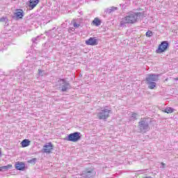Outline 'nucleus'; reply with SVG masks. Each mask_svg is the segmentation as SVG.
Segmentation results:
<instances>
[{
  "mask_svg": "<svg viewBox=\"0 0 178 178\" xmlns=\"http://www.w3.org/2000/svg\"><path fill=\"white\" fill-rule=\"evenodd\" d=\"M40 3V0H30L29 6L31 8V9H34Z\"/></svg>",
  "mask_w": 178,
  "mask_h": 178,
  "instance_id": "13",
  "label": "nucleus"
},
{
  "mask_svg": "<svg viewBox=\"0 0 178 178\" xmlns=\"http://www.w3.org/2000/svg\"><path fill=\"white\" fill-rule=\"evenodd\" d=\"M10 168H12V165H4L2 167H0V172H3L6 170H9V169H10Z\"/></svg>",
  "mask_w": 178,
  "mask_h": 178,
  "instance_id": "16",
  "label": "nucleus"
},
{
  "mask_svg": "<svg viewBox=\"0 0 178 178\" xmlns=\"http://www.w3.org/2000/svg\"><path fill=\"white\" fill-rule=\"evenodd\" d=\"M86 45H92V47L98 45V40L95 38H90L88 40H86Z\"/></svg>",
  "mask_w": 178,
  "mask_h": 178,
  "instance_id": "10",
  "label": "nucleus"
},
{
  "mask_svg": "<svg viewBox=\"0 0 178 178\" xmlns=\"http://www.w3.org/2000/svg\"><path fill=\"white\" fill-rule=\"evenodd\" d=\"M109 113H111V110L108 108H101L100 112L97 114V118L99 119V120H106L108 118H109Z\"/></svg>",
  "mask_w": 178,
  "mask_h": 178,
  "instance_id": "5",
  "label": "nucleus"
},
{
  "mask_svg": "<svg viewBox=\"0 0 178 178\" xmlns=\"http://www.w3.org/2000/svg\"><path fill=\"white\" fill-rule=\"evenodd\" d=\"M95 175V172H94V170L92 169L90 170H86L82 172L81 176L85 178H92V176Z\"/></svg>",
  "mask_w": 178,
  "mask_h": 178,
  "instance_id": "9",
  "label": "nucleus"
},
{
  "mask_svg": "<svg viewBox=\"0 0 178 178\" xmlns=\"http://www.w3.org/2000/svg\"><path fill=\"white\" fill-rule=\"evenodd\" d=\"M74 27H75V29H77V27H80V25L76 22L74 23Z\"/></svg>",
  "mask_w": 178,
  "mask_h": 178,
  "instance_id": "25",
  "label": "nucleus"
},
{
  "mask_svg": "<svg viewBox=\"0 0 178 178\" xmlns=\"http://www.w3.org/2000/svg\"><path fill=\"white\" fill-rule=\"evenodd\" d=\"M2 156V152L0 150V158Z\"/></svg>",
  "mask_w": 178,
  "mask_h": 178,
  "instance_id": "26",
  "label": "nucleus"
},
{
  "mask_svg": "<svg viewBox=\"0 0 178 178\" xmlns=\"http://www.w3.org/2000/svg\"><path fill=\"white\" fill-rule=\"evenodd\" d=\"M5 22H8V18L6 17H3L0 18V23L1 22L5 23Z\"/></svg>",
  "mask_w": 178,
  "mask_h": 178,
  "instance_id": "20",
  "label": "nucleus"
},
{
  "mask_svg": "<svg viewBox=\"0 0 178 178\" xmlns=\"http://www.w3.org/2000/svg\"><path fill=\"white\" fill-rule=\"evenodd\" d=\"M169 49V42L163 41L159 45L158 49L156 50V54H163V52H166Z\"/></svg>",
  "mask_w": 178,
  "mask_h": 178,
  "instance_id": "6",
  "label": "nucleus"
},
{
  "mask_svg": "<svg viewBox=\"0 0 178 178\" xmlns=\"http://www.w3.org/2000/svg\"><path fill=\"white\" fill-rule=\"evenodd\" d=\"M67 141H71L72 143H77L81 140V134L80 132H74L70 134L65 138Z\"/></svg>",
  "mask_w": 178,
  "mask_h": 178,
  "instance_id": "4",
  "label": "nucleus"
},
{
  "mask_svg": "<svg viewBox=\"0 0 178 178\" xmlns=\"http://www.w3.org/2000/svg\"><path fill=\"white\" fill-rule=\"evenodd\" d=\"M56 87H58L61 92H67L72 88V85H70L69 81L65 79H59L57 81Z\"/></svg>",
  "mask_w": 178,
  "mask_h": 178,
  "instance_id": "3",
  "label": "nucleus"
},
{
  "mask_svg": "<svg viewBox=\"0 0 178 178\" xmlns=\"http://www.w3.org/2000/svg\"><path fill=\"white\" fill-rule=\"evenodd\" d=\"M174 80H175V81H177L178 77L177 78H175Z\"/></svg>",
  "mask_w": 178,
  "mask_h": 178,
  "instance_id": "27",
  "label": "nucleus"
},
{
  "mask_svg": "<svg viewBox=\"0 0 178 178\" xmlns=\"http://www.w3.org/2000/svg\"><path fill=\"white\" fill-rule=\"evenodd\" d=\"M52 30H55V27L52 29Z\"/></svg>",
  "mask_w": 178,
  "mask_h": 178,
  "instance_id": "28",
  "label": "nucleus"
},
{
  "mask_svg": "<svg viewBox=\"0 0 178 178\" xmlns=\"http://www.w3.org/2000/svg\"><path fill=\"white\" fill-rule=\"evenodd\" d=\"M144 14L143 13H134V11H129L127 13L125 17L121 19L120 26L121 27H126L127 24H135L138 22L140 17H143Z\"/></svg>",
  "mask_w": 178,
  "mask_h": 178,
  "instance_id": "1",
  "label": "nucleus"
},
{
  "mask_svg": "<svg viewBox=\"0 0 178 178\" xmlns=\"http://www.w3.org/2000/svg\"><path fill=\"white\" fill-rule=\"evenodd\" d=\"M36 41H40V36H37L36 38H32V42H33L34 44H36L37 43Z\"/></svg>",
  "mask_w": 178,
  "mask_h": 178,
  "instance_id": "19",
  "label": "nucleus"
},
{
  "mask_svg": "<svg viewBox=\"0 0 178 178\" xmlns=\"http://www.w3.org/2000/svg\"><path fill=\"white\" fill-rule=\"evenodd\" d=\"M14 15L17 19H23V16H24V12L23 10H17V11L14 13Z\"/></svg>",
  "mask_w": 178,
  "mask_h": 178,
  "instance_id": "12",
  "label": "nucleus"
},
{
  "mask_svg": "<svg viewBox=\"0 0 178 178\" xmlns=\"http://www.w3.org/2000/svg\"><path fill=\"white\" fill-rule=\"evenodd\" d=\"M115 10H118V7H111V8H107L106 10V13H112V12H115Z\"/></svg>",
  "mask_w": 178,
  "mask_h": 178,
  "instance_id": "18",
  "label": "nucleus"
},
{
  "mask_svg": "<svg viewBox=\"0 0 178 178\" xmlns=\"http://www.w3.org/2000/svg\"><path fill=\"white\" fill-rule=\"evenodd\" d=\"M36 161H37V159L33 158V159L29 160L28 162H29V163H35Z\"/></svg>",
  "mask_w": 178,
  "mask_h": 178,
  "instance_id": "21",
  "label": "nucleus"
},
{
  "mask_svg": "<svg viewBox=\"0 0 178 178\" xmlns=\"http://www.w3.org/2000/svg\"><path fill=\"white\" fill-rule=\"evenodd\" d=\"M162 165H165V163H162Z\"/></svg>",
  "mask_w": 178,
  "mask_h": 178,
  "instance_id": "29",
  "label": "nucleus"
},
{
  "mask_svg": "<svg viewBox=\"0 0 178 178\" xmlns=\"http://www.w3.org/2000/svg\"><path fill=\"white\" fill-rule=\"evenodd\" d=\"M138 127L141 133H143L144 131H148L149 130V124L147 122L146 118H141V120L138 122Z\"/></svg>",
  "mask_w": 178,
  "mask_h": 178,
  "instance_id": "7",
  "label": "nucleus"
},
{
  "mask_svg": "<svg viewBox=\"0 0 178 178\" xmlns=\"http://www.w3.org/2000/svg\"><path fill=\"white\" fill-rule=\"evenodd\" d=\"M101 23L102 22L100 21L99 18H95L92 21V24L97 26H101Z\"/></svg>",
  "mask_w": 178,
  "mask_h": 178,
  "instance_id": "17",
  "label": "nucleus"
},
{
  "mask_svg": "<svg viewBox=\"0 0 178 178\" xmlns=\"http://www.w3.org/2000/svg\"><path fill=\"white\" fill-rule=\"evenodd\" d=\"M159 76H161L159 74H149L147 75L145 81L149 90H154L156 87V83L155 81L159 80Z\"/></svg>",
  "mask_w": 178,
  "mask_h": 178,
  "instance_id": "2",
  "label": "nucleus"
},
{
  "mask_svg": "<svg viewBox=\"0 0 178 178\" xmlns=\"http://www.w3.org/2000/svg\"><path fill=\"white\" fill-rule=\"evenodd\" d=\"M52 149H54V145H52L51 143H49L43 146L42 152L43 154H52Z\"/></svg>",
  "mask_w": 178,
  "mask_h": 178,
  "instance_id": "8",
  "label": "nucleus"
},
{
  "mask_svg": "<svg viewBox=\"0 0 178 178\" xmlns=\"http://www.w3.org/2000/svg\"><path fill=\"white\" fill-rule=\"evenodd\" d=\"M38 74L39 76H44V71L38 70Z\"/></svg>",
  "mask_w": 178,
  "mask_h": 178,
  "instance_id": "24",
  "label": "nucleus"
},
{
  "mask_svg": "<svg viewBox=\"0 0 178 178\" xmlns=\"http://www.w3.org/2000/svg\"><path fill=\"white\" fill-rule=\"evenodd\" d=\"M146 37H152V31H148L146 33Z\"/></svg>",
  "mask_w": 178,
  "mask_h": 178,
  "instance_id": "22",
  "label": "nucleus"
},
{
  "mask_svg": "<svg viewBox=\"0 0 178 178\" xmlns=\"http://www.w3.org/2000/svg\"><path fill=\"white\" fill-rule=\"evenodd\" d=\"M30 140L29 139H24L22 141L21 145L23 148H26V147H29L30 145Z\"/></svg>",
  "mask_w": 178,
  "mask_h": 178,
  "instance_id": "14",
  "label": "nucleus"
},
{
  "mask_svg": "<svg viewBox=\"0 0 178 178\" xmlns=\"http://www.w3.org/2000/svg\"><path fill=\"white\" fill-rule=\"evenodd\" d=\"M165 113H173L175 109L172 107H166L165 110L163 111Z\"/></svg>",
  "mask_w": 178,
  "mask_h": 178,
  "instance_id": "15",
  "label": "nucleus"
},
{
  "mask_svg": "<svg viewBox=\"0 0 178 178\" xmlns=\"http://www.w3.org/2000/svg\"><path fill=\"white\" fill-rule=\"evenodd\" d=\"M15 169L17 170H24L26 169V164L23 162H17L15 163Z\"/></svg>",
  "mask_w": 178,
  "mask_h": 178,
  "instance_id": "11",
  "label": "nucleus"
},
{
  "mask_svg": "<svg viewBox=\"0 0 178 178\" xmlns=\"http://www.w3.org/2000/svg\"><path fill=\"white\" fill-rule=\"evenodd\" d=\"M137 116H138V114L136 113H132V115H131L132 119H134L135 120H137Z\"/></svg>",
  "mask_w": 178,
  "mask_h": 178,
  "instance_id": "23",
  "label": "nucleus"
}]
</instances>
